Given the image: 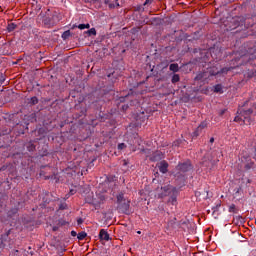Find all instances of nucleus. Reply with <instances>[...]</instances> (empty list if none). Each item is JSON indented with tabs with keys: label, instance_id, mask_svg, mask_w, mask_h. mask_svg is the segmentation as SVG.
Instances as JSON below:
<instances>
[{
	"label": "nucleus",
	"instance_id": "10",
	"mask_svg": "<svg viewBox=\"0 0 256 256\" xmlns=\"http://www.w3.org/2000/svg\"><path fill=\"white\" fill-rule=\"evenodd\" d=\"M85 237H87V233H86V232H80V233H78V235H77V239H78L79 241H83V239H85Z\"/></svg>",
	"mask_w": 256,
	"mask_h": 256
},
{
	"label": "nucleus",
	"instance_id": "15",
	"mask_svg": "<svg viewBox=\"0 0 256 256\" xmlns=\"http://www.w3.org/2000/svg\"><path fill=\"white\" fill-rule=\"evenodd\" d=\"M71 37V31L67 30L62 34V39H69Z\"/></svg>",
	"mask_w": 256,
	"mask_h": 256
},
{
	"label": "nucleus",
	"instance_id": "17",
	"mask_svg": "<svg viewBox=\"0 0 256 256\" xmlns=\"http://www.w3.org/2000/svg\"><path fill=\"white\" fill-rule=\"evenodd\" d=\"M30 103H32V105H37V103H39V99H37V97H32L30 100Z\"/></svg>",
	"mask_w": 256,
	"mask_h": 256
},
{
	"label": "nucleus",
	"instance_id": "24",
	"mask_svg": "<svg viewBox=\"0 0 256 256\" xmlns=\"http://www.w3.org/2000/svg\"><path fill=\"white\" fill-rule=\"evenodd\" d=\"M210 143H215V138H210Z\"/></svg>",
	"mask_w": 256,
	"mask_h": 256
},
{
	"label": "nucleus",
	"instance_id": "30",
	"mask_svg": "<svg viewBox=\"0 0 256 256\" xmlns=\"http://www.w3.org/2000/svg\"><path fill=\"white\" fill-rule=\"evenodd\" d=\"M105 3L107 4V3H109V1L106 0Z\"/></svg>",
	"mask_w": 256,
	"mask_h": 256
},
{
	"label": "nucleus",
	"instance_id": "25",
	"mask_svg": "<svg viewBox=\"0 0 256 256\" xmlns=\"http://www.w3.org/2000/svg\"><path fill=\"white\" fill-rule=\"evenodd\" d=\"M225 71H227V69L223 68V69L221 70V73H225Z\"/></svg>",
	"mask_w": 256,
	"mask_h": 256
},
{
	"label": "nucleus",
	"instance_id": "14",
	"mask_svg": "<svg viewBox=\"0 0 256 256\" xmlns=\"http://www.w3.org/2000/svg\"><path fill=\"white\" fill-rule=\"evenodd\" d=\"M16 27L17 26L14 23H10V24H8L7 29L9 31V33H11V31H15Z\"/></svg>",
	"mask_w": 256,
	"mask_h": 256
},
{
	"label": "nucleus",
	"instance_id": "6",
	"mask_svg": "<svg viewBox=\"0 0 256 256\" xmlns=\"http://www.w3.org/2000/svg\"><path fill=\"white\" fill-rule=\"evenodd\" d=\"M99 238L101 241H109V233L105 229H101L99 233Z\"/></svg>",
	"mask_w": 256,
	"mask_h": 256
},
{
	"label": "nucleus",
	"instance_id": "8",
	"mask_svg": "<svg viewBox=\"0 0 256 256\" xmlns=\"http://www.w3.org/2000/svg\"><path fill=\"white\" fill-rule=\"evenodd\" d=\"M169 69L173 71V73H177V71H179V64H171Z\"/></svg>",
	"mask_w": 256,
	"mask_h": 256
},
{
	"label": "nucleus",
	"instance_id": "21",
	"mask_svg": "<svg viewBox=\"0 0 256 256\" xmlns=\"http://www.w3.org/2000/svg\"><path fill=\"white\" fill-rule=\"evenodd\" d=\"M72 237H77V232L76 231H71Z\"/></svg>",
	"mask_w": 256,
	"mask_h": 256
},
{
	"label": "nucleus",
	"instance_id": "11",
	"mask_svg": "<svg viewBox=\"0 0 256 256\" xmlns=\"http://www.w3.org/2000/svg\"><path fill=\"white\" fill-rule=\"evenodd\" d=\"M159 159H163V155L159 152H156V155L151 158L152 161H159Z\"/></svg>",
	"mask_w": 256,
	"mask_h": 256
},
{
	"label": "nucleus",
	"instance_id": "12",
	"mask_svg": "<svg viewBox=\"0 0 256 256\" xmlns=\"http://www.w3.org/2000/svg\"><path fill=\"white\" fill-rule=\"evenodd\" d=\"M180 79L179 74H174L172 76V83H179Z\"/></svg>",
	"mask_w": 256,
	"mask_h": 256
},
{
	"label": "nucleus",
	"instance_id": "7",
	"mask_svg": "<svg viewBox=\"0 0 256 256\" xmlns=\"http://www.w3.org/2000/svg\"><path fill=\"white\" fill-rule=\"evenodd\" d=\"M189 169H191V164H189L188 162L185 163H181L178 165V170L179 171H189Z\"/></svg>",
	"mask_w": 256,
	"mask_h": 256
},
{
	"label": "nucleus",
	"instance_id": "23",
	"mask_svg": "<svg viewBox=\"0 0 256 256\" xmlns=\"http://www.w3.org/2000/svg\"><path fill=\"white\" fill-rule=\"evenodd\" d=\"M70 195H75V190H73V189L70 190L69 196H70Z\"/></svg>",
	"mask_w": 256,
	"mask_h": 256
},
{
	"label": "nucleus",
	"instance_id": "9",
	"mask_svg": "<svg viewBox=\"0 0 256 256\" xmlns=\"http://www.w3.org/2000/svg\"><path fill=\"white\" fill-rule=\"evenodd\" d=\"M214 93H223V86L221 84L214 86Z\"/></svg>",
	"mask_w": 256,
	"mask_h": 256
},
{
	"label": "nucleus",
	"instance_id": "26",
	"mask_svg": "<svg viewBox=\"0 0 256 256\" xmlns=\"http://www.w3.org/2000/svg\"><path fill=\"white\" fill-rule=\"evenodd\" d=\"M203 165H205V167H209V165L205 163V161H203Z\"/></svg>",
	"mask_w": 256,
	"mask_h": 256
},
{
	"label": "nucleus",
	"instance_id": "20",
	"mask_svg": "<svg viewBox=\"0 0 256 256\" xmlns=\"http://www.w3.org/2000/svg\"><path fill=\"white\" fill-rule=\"evenodd\" d=\"M118 149H120V150L125 149V143L119 144Z\"/></svg>",
	"mask_w": 256,
	"mask_h": 256
},
{
	"label": "nucleus",
	"instance_id": "1",
	"mask_svg": "<svg viewBox=\"0 0 256 256\" xmlns=\"http://www.w3.org/2000/svg\"><path fill=\"white\" fill-rule=\"evenodd\" d=\"M253 113V110L248 109L243 111L242 108H239L237 111V116L234 118L236 123H245L246 125H251V120L249 116Z\"/></svg>",
	"mask_w": 256,
	"mask_h": 256
},
{
	"label": "nucleus",
	"instance_id": "31",
	"mask_svg": "<svg viewBox=\"0 0 256 256\" xmlns=\"http://www.w3.org/2000/svg\"><path fill=\"white\" fill-rule=\"evenodd\" d=\"M196 79H199V75L196 77Z\"/></svg>",
	"mask_w": 256,
	"mask_h": 256
},
{
	"label": "nucleus",
	"instance_id": "16",
	"mask_svg": "<svg viewBox=\"0 0 256 256\" xmlns=\"http://www.w3.org/2000/svg\"><path fill=\"white\" fill-rule=\"evenodd\" d=\"M228 211H229V213H236L237 208H236L235 204H231L228 208Z\"/></svg>",
	"mask_w": 256,
	"mask_h": 256
},
{
	"label": "nucleus",
	"instance_id": "13",
	"mask_svg": "<svg viewBox=\"0 0 256 256\" xmlns=\"http://www.w3.org/2000/svg\"><path fill=\"white\" fill-rule=\"evenodd\" d=\"M91 27V25L89 24H79L78 25V29H80L81 31H83V29H89Z\"/></svg>",
	"mask_w": 256,
	"mask_h": 256
},
{
	"label": "nucleus",
	"instance_id": "27",
	"mask_svg": "<svg viewBox=\"0 0 256 256\" xmlns=\"http://www.w3.org/2000/svg\"><path fill=\"white\" fill-rule=\"evenodd\" d=\"M112 7H115L113 4H109V8L112 9Z\"/></svg>",
	"mask_w": 256,
	"mask_h": 256
},
{
	"label": "nucleus",
	"instance_id": "18",
	"mask_svg": "<svg viewBox=\"0 0 256 256\" xmlns=\"http://www.w3.org/2000/svg\"><path fill=\"white\" fill-rule=\"evenodd\" d=\"M89 35H97V30H95V28H91L90 30H88Z\"/></svg>",
	"mask_w": 256,
	"mask_h": 256
},
{
	"label": "nucleus",
	"instance_id": "2",
	"mask_svg": "<svg viewBox=\"0 0 256 256\" xmlns=\"http://www.w3.org/2000/svg\"><path fill=\"white\" fill-rule=\"evenodd\" d=\"M162 190L163 192L161 194V197H167V195H171L172 193V196L169 199V203H171V205H177V195H175L177 193V190L171 185L163 187Z\"/></svg>",
	"mask_w": 256,
	"mask_h": 256
},
{
	"label": "nucleus",
	"instance_id": "19",
	"mask_svg": "<svg viewBox=\"0 0 256 256\" xmlns=\"http://www.w3.org/2000/svg\"><path fill=\"white\" fill-rule=\"evenodd\" d=\"M210 75L214 76V75H219V70H210L209 71Z\"/></svg>",
	"mask_w": 256,
	"mask_h": 256
},
{
	"label": "nucleus",
	"instance_id": "22",
	"mask_svg": "<svg viewBox=\"0 0 256 256\" xmlns=\"http://www.w3.org/2000/svg\"><path fill=\"white\" fill-rule=\"evenodd\" d=\"M227 110H225V109H223V110H221L220 111V115H225V112H226Z\"/></svg>",
	"mask_w": 256,
	"mask_h": 256
},
{
	"label": "nucleus",
	"instance_id": "32",
	"mask_svg": "<svg viewBox=\"0 0 256 256\" xmlns=\"http://www.w3.org/2000/svg\"><path fill=\"white\" fill-rule=\"evenodd\" d=\"M78 223H81V220H79Z\"/></svg>",
	"mask_w": 256,
	"mask_h": 256
},
{
	"label": "nucleus",
	"instance_id": "3",
	"mask_svg": "<svg viewBox=\"0 0 256 256\" xmlns=\"http://www.w3.org/2000/svg\"><path fill=\"white\" fill-rule=\"evenodd\" d=\"M117 203L122 209L127 211L129 209V200H125L124 194L120 193L117 195Z\"/></svg>",
	"mask_w": 256,
	"mask_h": 256
},
{
	"label": "nucleus",
	"instance_id": "29",
	"mask_svg": "<svg viewBox=\"0 0 256 256\" xmlns=\"http://www.w3.org/2000/svg\"><path fill=\"white\" fill-rule=\"evenodd\" d=\"M247 169H251V166H246Z\"/></svg>",
	"mask_w": 256,
	"mask_h": 256
},
{
	"label": "nucleus",
	"instance_id": "5",
	"mask_svg": "<svg viewBox=\"0 0 256 256\" xmlns=\"http://www.w3.org/2000/svg\"><path fill=\"white\" fill-rule=\"evenodd\" d=\"M160 173H167V169H169V164L167 161H161L158 165Z\"/></svg>",
	"mask_w": 256,
	"mask_h": 256
},
{
	"label": "nucleus",
	"instance_id": "28",
	"mask_svg": "<svg viewBox=\"0 0 256 256\" xmlns=\"http://www.w3.org/2000/svg\"><path fill=\"white\" fill-rule=\"evenodd\" d=\"M137 234H138V235H141V231H137Z\"/></svg>",
	"mask_w": 256,
	"mask_h": 256
},
{
	"label": "nucleus",
	"instance_id": "4",
	"mask_svg": "<svg viewBox=\"0 0 256 256\" xmlns=\"http://www.w3.org/2000/svg\"><path fill=\"white\" fill-rule=\"evenodd\" d=\"M207 127V123L202 122L196 129V131L193 132V137H199L201 135V131Z\"/></svg>",
	"mask_w": 256,
	"mask_h": 256
}]
</instances>
